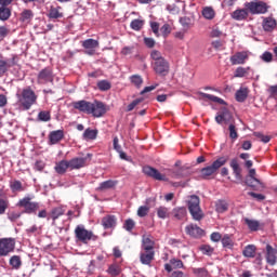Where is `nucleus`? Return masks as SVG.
Instances as JSON below:
<instances>
[{"instance_id": "26", "label": "nucleus", "mask_w": 277, "mask_h": 277, "mask_svg": "<svg viewBox=\"0 0 277 277\" xmlns=\"http://www.w3.org/2000/svg\"><path fill=\"white\" fill-rule=\"evenodd\" d=\"M70 170H80L85 166V158H74L68 161Z\"/></svg>"}, {"instance_id": "29", "label": "nucleus", "mask_w": 277, "mask_h": 277, "mask_svg": "<svg viewBox=\"0 0 277 277\" xmlns=\"http://www.w3.org/2000/svg\"><path fill=\"white\" fill-rule=\"evenodd\" d=\"M116 224L117 219L114 215L104 216L102 220V225L104 226V228H115Z\"/></svg>"}, {"instance_id": "60", "label": "nucleus", "mask_w": 277, "mask_h": 277, "mask_svg": "<svg viewBox=\"0 0 277 277\" xmlns=\"http://www.w3.org/2000/svg\"><path fill=\"white\" fill-rule=\"evenodd\" d=\"M248 196H251V198H254L255 200H258V202H263V200H265V195H263V194H256L254 192H249Z\"/></svg>"}, {"instance_id": "35", "label": "nucleus", "mask_w": 277, "mask_h": 277, "mask_svg": "<svg viewBox=\"0 0 277 277\" xmlns=\"http://www.w3.org/2000/svg\"><path fill=\"white\" fill-rule=\"evenodd\" d=\"M65 210L62 207H57L52 209L51 213H50V217L51 220H53V222H55V220H58L60 217H62V215H64Z\"/></svg>"}, {"instance_id": "3", "label": "nucleus", "mask_w": 277, "mask_h": 277, "mask_svg": "<svg viewBox=\"0 0 277 277\" xmlns=\"http://www.w3.org/2000/svg\"><path fill=\"white\" fill-rule=\"evenodd\" d=\"M185 202L195 222H200V220L205 219V212L202 211V208H200V197L197 195H189L186 197Z\"/></svg>"}, {"instance_id": "57", "label": "nucleus", "mask_w": 277, "mask_h": 277, "mask_svg": "<svg viewBox=\"0 0 277 277\" xmlns=\"http://www.w3.org/2000/svg\"><path fill=\"white\" fill-rule=\"evenodd\" d=\"M38 118L41 122H49L51 120V114L49 111H40Z\"/></svg>"}, {"instance_id": "64", "label": "nucleus", "mask_w": 277, "mask_h": 277, "mask_svg": "<svg viewBox=\"0 0 277 277\" xmlns=\"http://www.w3.org/2000/svg\"><path fill=\"white\" fill-rule=\"evenodd\" d=\"M9 203L5 199H0V215H3L8 210Z\"/></svg>"}, {"instance_id": "10", "label": "nucleus", "mask_w": 277, "mask_h": 277, "mask_svg": "<svg viewBox=\"0 0 277 277\" xmlns=\"http://www.w3.org/2000/svg\"><path fill=\"white\" fill-rule=\"evenodd\" d=\"M54 79L55 76L53 75V69L49 67H45L42 70H40L37 76V82L41 85L47 83H53Z\"/></svg>"}, {"instance_id": "19", "label": "nucleus", "mask_w": 277, "mask_h": 277, "mask_svg": "<svg viewBox=\"0 0 277 277\" xmlns=\"http://www.w3.org/2000/svg\"><path fill=\"white\" fill-rule=\"evenodd\" d=\"M198 95L200 101H211L212 103H219V105H226V102H224V100L215 95L203 92H199Z\"/></svg>"}, {"instance_id": "55", "label": "nucleus", "mask_w": 277, "mask_h": 277, "mask_svg": "<svg viewBox=\"0 0 277 277\" xmlns=\"http://www.w3.org/2000/svg\"><path fill=\"white\" fill-rule=\"evenodd\" d=\"M64 16L62 13H60V10L56 8L50 9L49 17L50 18H62Z\"/></svg>"}, {"instance_id": "44", "label": "nucleus", "mask_w": 277, "mask_h": 277, "mask_svg": "<svg viewBox=\"0 0 277 277\" xmlns=\"http://www.w3.org/2000/svg\"><path fill=\"white\" fill-rule=\"evenodd\" d=\"M221 243L223 246V248H233L234 242L233 239L230 238V235L226 234L223 236V238L221 239Z\"/></svg>"}, {"instance_id": "28", "label": "nucleus", "mask_w": 277, "mask_h": 277, "mask_svg": "<svg viewBox=\"0 0 277 277\" xmlns=\"http://www.w3.org/2000/svg\"><path fill=\"white\" fill-rule=\"evenodd\" d=\"M70 168L68 160H61L54 167L57 174H66V171Z\"/></svg>"}, {"instance_id": "25", "label": "nucleus", "mask_w": 277, "mask_h": 277, "mask_svg": "<svg viewBox=\"0 0 277 277\" xmlns=\"http://www.w3.org/2000/svg\"><path fill=\"white\" fill-rule=\"evenodd\" d=\"M229 168H232L235 177L238 181H241V167L239 166V161L237 160V158L230 160Z\"/></svg>"}, {"instance_id": "17", "label": "nucleus", "mask_w": 277, "mask_h": 277, "mask_svg": "<svg viewBox=\"0 0 277 277\" xmlns=\"http://www.w3.org/2000/svg\"><path fill=\"white\" fill-rule=\"evenodd\" d=\"M246 185L252 187V189H255V192H261V189H265V185L263 184V182H261V180L256 177H247Z\"/></svg>"}, {"instance_id": "48", "label": "nucleus", "mask_w": 277, "mask_h": 277, "mask_svg": "<svg viewBox=\"0 0 277 277\" xmlns=\"http://www.w3.org/2000/svg\"><path fill=\"white\" fill-rule=\"evenodd\" d=\"M193 274H195L197 277H207L209 276V271H207L205 267L193 268Z\"/></svg>"}, {"instance_id": "62", "label": "nucleus", "mask_w": 277, "mask_h": 277, "mask_svg": "<svg viewBox=\"0 0 277 277\" xmlns=\"http://www.w3.org/2000/svg\"><path fill=\"white\" fill-rule=\"evenodd\" d=\"M144 100L142 98H136L134 100L132 103H130L127 107V111H133L134 107H137V105H140V103H142Z\"/></svg>"}, {"instance_id": "51", "label": "nucleus", "mask_w": 277, "mask_h": 277, "mask_svg": "<svg viewBox=\"0 0 277 277\" xmlns=\"http://www.w3.org/2000/svg\"><path fill=\"white\" fill-rule=\"evenodd\" d=\"M131 82L136 87V88H141L142 83H144V80L142 79V76L140 75H134L131 78Z\"/></svg>"}, {"instance_id": "43", "label": "nucleus", "mask_w": 277, "mask_h": 277, "mask_svg": "<svg viewBox=\"0 0 277 277\" xmlns=\"http://www.w3.org/2000/svg\"><path fill=\"white\" fill-rule=\"evenodd\" d=\"M97 88L101 92H107V90H111V82L108 80H101L97 82Z\"/></svg>"}, {"instance_id": "20", "label": "nucleus", "mask_w": 277, "mask_h": 277, "mask_svg": "<svg viewBox=\"0 0 277 277\" xmlns=\"http://www.w3.org/2000/svg\"><path fill=\"white\" fill-rule=\"evenodd\" d=\"M155 259V251H141L140 261L142 265H150Z\"/></svg>"}, {"instance_id": "59", "label": "nucleus", "mask_w": 277, "mask_h": 277, "mask_svg": "<svg viewBox=\"0 0 277 277\" xmlns=\"http://www.w3.org/2000/svg\"><path fill=\"white\" fill-rule=\"evenodd\" d=\"M160 31L164 38H168L170 36L172 28L170 27V24H164L161 28Z\"/></svg>"}, {"instance_id": "8", "label": "nucleus", "mask_w": 277, "mask_h": 277, "mask_svg": "<svg viewBox=\"0 0 277 277\" xmlns=\"http://www.w3.org/2000/svg\"><path fill=\"white\" fill-rule=\"evenodd\" d=\"M16 248V240L13 238H1L0 239V256H8L11 252H14Z\"/></svg>"}, {"instance_id": "4", "label": "nucleus", "mask_w": 277, "mask_h": 277, "mask_svg": "<svg viewBox=\"0 0 277 277\" xmlns=\"http://www.w3.org/2000/svg\"><path fill=\"white\" fill-rule=\"evenodd\" d=\"M16 96L19 105H22L24 109H31V106L36 105V102L38 101V95L31 90V87L23 89L22 93H17Z\"/></svg>"}, {"instance_id": "49", "label": "nucleus", "mask_w": 277, "mask_h": 277, "mask_svg": "<svg viewBox=\"0 0 277 277\" xmlns=\"http://www.w3.org/2000/svg\"><path fill=\"white\" fill-rule=\"evenodd\" d=\"M123 228H124V230H128V233H131V230H133V228H135V221H133V219L126 220V222L123 224Z\"/></svg>"}, {"instance_id": "63", "label": "nucleus", "mask_w": 277, "mask_h": 277, "mask_svg": "<svg viewBox=\"0 0 277 277\" xmlns=\"http://www.w3.org/2000/svg\"><path fill=\"white\" fill-rule=\"evenodd\" d=\"M9 35H10L9 28L5 26H0V40L8 38Z\"/></svg>"}, {"instance_id": "37", "label": "nucleus", "mask_w": 277, "mask_h": 277, "mask_svg": "<svg viewBox=\"0 0 277 277\" xmlns=\"http://www.w3.org/2000/svg\"><path fill=\"white\" fill-rule=\"evenodd\" d=\"M31 18H34V11L31 10L26 9L21 13L19 21H22V23H29Z\"/></svg>"}, {"instance_id": "6", "label": "nucleus", "mask_w": 277, "mask_h": 277, "mask_svg": "<svg viewBox=\"0 0 277 277\" xmlns=\"http://www.w3.org/2000/svg\"><path fill=\"white\" fill-rule=\"evenodd\" d=\"M245 8H247L248 12L250 14H267L269 10V5H267L263 1H251V2H246Z\"/></svg>"}, {"instance_id": "38", "label": "nucleus", "mask_w": 277, "mask_h": 277, "mask_svg": "<svg viewBox=\"0 0 277 277\" xmlns=\"http://www.w3.org/2000/svg\"><path fill=\"white\" fill-rule=\"evenodd\" d=\"M173 215L176 220H183L187 215V209L185 207H179L173 209Z\"/></svg>"}, {"instance_id": "16", "label": "nucleus", "mask_w": 277, "mask_h": 277, "mask_svg": "<svg viewBox=\"0 0 277 277\" xmlns=\"http://www.w3.org/2000/svg\"><path fill=\"white\" fill-rule=\"evenodd\" d=\"M185 265L183 264V261L173 258L169 261V263L164 264L166 272H172L173 269H183Z\"/></svg>"}, {"instance_id": "27", "label": "nucleus", "mask_w": 277, "mask_h": 277, "mask_svg": "<svg viewBox=\"0 0 277 277\" xmlns=\"http://www.w3.org/2000/svg\"><path fill=\"white\" fill-rule=\"evenodd\" d=\"M50 144H57L58 142H62L64 140V131L56 130L52 131L49 136Z\"/></svg>"}, {"instance_id": "11", "label": "nucleus", "mask_w": 277, "mask_h": 277, "mask_svg": "<svg viewBox=\"0 0 277 277\" xmlns=\"http://www.w3.org/2000/svg\"><path fill=\"white\" fill-rule=\"evenodd\" d=\"M250 60V52L249 51H240L236 52L229 57L232 66H241L246 64V62Z\"/></svg>"}, {"instance_id": "2", "label": "nucleus", "mask_w": 277, "mask_h": 277, "mask_svg": "<svg viewBox=\"0 0 277 277\" xmlns=\"http://www.w3.org/2000/svg\"><path fill=\"white\" fill-rule=\"evenodd\" d=\"M151 66L157 75H162L166 77L170 72V63L161 55V52L153 50L150 53Z\"/></svg>"}, {"instance_id": "12", "label": "nucleus", "mask_w": 277, "mask_h": 277, "mask_svg": "<svg viewBox=\"0 0 277 277\" xmlns=\"http://www.w3.org/2000/svg\"><path fill=\"white\" fill-rule=\"evenodd\" d=\"M93 118H103L104 114H107V105L101 101H94L91 103V111Z\"/></svg>"}, {"instance_id": "1", "label": "nucleus", "mask_w": 277, "mask_h": 277, "mask_svg": "<svg viewBox=\"0 0 277 277\" xmlns=\"http://www.w3.org/2000/svg\"><path fill=\"white\" fill-rule=\"evenodd\" d=\"M143 172L144 174H146V176H149L150 179H154L155 181H170V179L168 176H170L171 179H183V169L180 170H172V169H168L166 170L164 173L159 172V170L153 168V167H144L143 168Z\"/></svg>"}, {"instance_id": "58", "label": "nucleus", "mask_w": 277, "mask_h": 277, "mask_svg": "<svg viewBox=\"0 0 277 277\" xmlns=\"http://www.w3.org/2000/svg\"><path fill=\"white\" fill-rule=\"evenodd\" d=\"M228 129L230 140H237V137H239V134L237 133V128L235 127V124H229Z\"/></svg>"}, {"instance_id": "13", "label": "nucleus", "mask_w": 277, "mask_h": 277, "mask_svg": "<svg viewBox=\"0 0 277 277\" xmlns=\"http://www.w3.org/2000/svg\"><path fill=\"white\" fill-rule=\"evenodd\" d=\"M14 0H0V21H9L12 10L8 8Z\"/></svg>"}, {"instance_id": "42", "label": "nucleus", "mask_w": 277, "mask_h": 277, "mask_svg": "<svg viewBox=\"0 0 277 277\" xmlns=\"http://www.w3.org/2000/svg\"><path fill=\"white\" fill-rule=\"evenodd\" d=\"M248 98V89H240L236 92V101L243 103Z\"/></svg>"}, {"instance_id": "52", "label": "nucleus", "mask_w": 277, "mask_h": 277, "mask_svg": "<svg viewBox=\"0 0 277 277\" xmlns=\"http://www.w3.org/2000/svg\"><path fill=\"white\" fill-rule=\"evenodd\" d=\"M111 187H116V182H114L111 180L102 182L100 184V189H111Z\"/></svg>"}, {"instance_id": "24", "label": "nucleus", "mask_w": 277, "mask_h": 277, "mask_svg": "<svg viewBox=\"0 0 277 277\" xmlns=\"http://www.w3.org/2000/svg\"><path fill=\"white\" fill-rule=\"evenodd\" d=\"M16 62H14V58L10 60H0V77H3L12 66H15Z\"/></svg>"}, {"instance_id": "30", "label": "nucleus", "mask_w": 277, "mask_h": 277, "mask_svg": "<svg viewBox=\"0 0 277 277\" xmlns=\"http://www.w3.org/2000/svg\"><path fill=\"white\" fill-rule=\"evenodd\" d=\"M232 17L235 21H246V18H248V9H238L234 11Z\"/></svg>"}, {"instance_id": "36", "label": "nucleus", "mask_w": 277, "mask_h": 277, "mask_svg": "<svg viewBox=\"0 0 277 277\" xmlns=\"http://www.w3.org/2000/svg\"><path fill=\"white\" fill-rule=\"evenodd\" d=\"M9 263L13 269H21L23 265V261H21V256L18 255L11 256Z\"/></svg>"}, {"instance_id": "41", "label": "nucleus", "mask_w": 277, "mask_h": 277, "mask_svg": "<svg viewBox=\"0 0 277 277\" xmlns=\"http://www.w3.org/2000/svg\"><path fill=\"white\" fill-rule=\"evenodd\" d=\"M96 135H98V130H92L90 128H88L84 132H83V140H96Z\"/></svg>"}, {"instance_id": "15", "label": "nucleus", "mask_w": 277, "mask_h": 277, "mask_svg": "<svg viewBox=\"0 0 277 277\" xmlns=\"http://www.w3.org/2000/svg\"><path fill=\"white\" fill-rule=\"evenodd\" d=\"M74 109H78V111H82V114H90L92 109V102H88L85 100L75 102Z\"/></svg>"}, {"instance_id": "34", "label": "nucleus", "mask_w": 277, "mask_h": 277, "mask_svg": "<svg viewBox=\"0 0 277 277\" xmlns=\"http://www.w3.org/2000/svg\"><path fill=\"white\" fill-rule=\"evenodd\" d=\"M10 189L13 192V194H16V192H25L23 183L18 180H13L10 182Z\"/></svg>"}, {"instance_id": "14", "label": "nucleus", "mask_w": 277, "mask_h": 277, "mask_svg": "<svg viewBox=\"0 0 277 277\" xmlns=\"http://www.w3.org/2000/svg\"><path fill=\"white\" fill-rule=\"evenodd\" d=\"M82 47L85 49L84 53L87 55H94L96 53V49H98L100 43L98 40L95 39H87L82 41Z\"/></svg>"}, {"instance_id": "40", "label": "nucleus", "mask_w": 277, "mask_h": 277, "mask_svg": "<svg viewBox=\"0 0 277 277\" xmlns=\"http://www.w3.org/2000/svg\"><path fill=\"white\" fill-rule=\"evenodd\" d=\"M157 215L160 220H166L167 217H170V209L167 207L160 206L157 209Z\"/></svg>"}, {"instance_id": "31", "label": "nucleus", "mask_w": 277, "mask_h": 277, "mask_svg": "<svg viewBox=\"0 0 277 277\" xmlns=\"http://www.w3.org/2000/svg\"><path fill=\"white\" fill-rule=\"evenodd\" d=\"M242 254L247 259H254V256H256V246L254 245L247 246L242 251Z\"/></svg>"}, {"instance_id": "54", "label": "nucleus", "mask_w": 277, "mask_h": 277, "mask_svg": "<svg viewBox=\"0 0 277 277\" xmlns=\"http://www.w3.org/2000/svg\"><path fill=\"white\" fill-rule=\"evenodd\" d=\"M148 211H150V208H148L147 206H141L137 209L138 217H146V215H148Z\"/></svg>"}, {"instance_id": "32", "label": "nucleus", "mask_w": 277, "mask_h": 277, "mask_svg": "<svg viewBox=\"0 0 277 277\" xmlns=\"http://www.w3.org/2000/svg\"><path fill=\"white\" fill-rule=\"evenodd\" d=\"M201 14L207 21H213L215 18V10L211 6L203 8Z\"/></svg>"}, {"instance_id": "7", "label": "nucleus", "mask_w": 277, "mask_h": 277, "mask_svg": "<svg viewBox=\"0 0 277 277\" xmlns=\"http://www.w3.org/2000/svg\"><path fill=\"white\" fill-rule=\"evenodd\" d=\"M75 236L78 241H81L82 243H88V241H91V239H96L94 233H92V230L85 229L84 225H78L75 228Z\"/></svg>"}, {"instance_id": "22", "label": "nucleus", "mask_w": 277, "mask_h": 277, "mask_svg": "<svg viewBox=\"0 0 277 277\" xmlns=\"http://www.w3.org/2000/svg\"><path fill=\"white\" fill-rule=\"evenodd\" d=\"M142 251L155 252V241L149 236H143L142 239Z\"/></svg>"}, {"instance_id": "61", "label": "nucleus", "mask_w": 277, "mask_h": 277, "mask_svg": "<svg viewBox=\"0 0 277 277\" xmlns=\"http://www.w3.org/2000/svg\"><path fill=\"white\" fill-rule=\"evenodd\" d=\"M202 254H207L208 256H211L213 254V248L209 245H205L200 248Z\"/></svg>"}, {"instance_id": "50", "label": "nucleus", "mask_w": 277, "mask_h": 277, "mask_svg": "<svg viewBox=\"0 0 277 277\" xmlns=\"http://www.w3.org/2000/svg\"><path fill=\"white\" fill-rule=\"evenodd\" d=\"M254 136L258 137L263 144H268V142L272 140V136L265 135L261 132H254Z\"/></svg>"}, {"instance_id": "33", "label": "nucleus", "mask_w": 277, "mask_h": 277, "mask_svg": "<svg viewBox=\"0 0 277 277\" xmlns=\"http://www.w3.org/2000/svg\"><path fill=\"white\" fill-rule=\"evenodd\" d=\"M215 211L216 213H226L228 211V202L226 200H217L215 202Z\"/></svg>"}, {"instance_id": "46", "label": "nucleus", "mask_w": 277, "mask_h": 277, "mask_svg": "<svg viewBox=\"0 0 277 277\" xmlns=\"http://www.w3.org/2000/svg\"><path fill=\"white\" fill-rule=\"evenodd\" d=\"M131 29L134 31H140L144 27V19H133L130 24Z\"/></svg>"}, {"instance_id": "9", "label": "nucleus", "mask_w": 277, "mask_h": 277, "mask_svg": "<svg viewBox=\"0 0 277 277\" xmlns=\"http://www.w3.org/2000/svg\"><path fill=\"white\" fill-rule=\"evenodd\" d=\"M17 207H23L24 212L31 214V213H36V211L40 209V203L36 201H31L30 197H24L17 202Z\"/></svg>"}, {"instance_id": "56", "label": "nucleus", "mask_w": 277, "mask_h": 277, "mask_svg": "<svg viewBox=\"0 0 277 277\" xmlns=\"http://www.w3.org/2000/svg\"><path fill=\"white\" fill-rule=\"evenodd\" d=\"M180 23H181V25H182V27H184V29H189V28H192V18H189V17H182L181 19H180Z\"/></svg>"}, {"instance_id": "5", "label": "nucleus", "mask_w": 277, "mask_h": 277, "mask_svg": "<svg viewBox=\"0 0 277 277\" xmlns=\"http://www.w3.org/2000/svg\"><path fill=\"white\" fill-rule=\"evenodd\" d=\"M228 156H222L217 158L214 162H212L211 166L202 168L200 171L201 179H209L213 176V174H215V172H217V170L222 168V166H226Z\"/></svg>"}, {"instance_id": "18", "label": "nucleus", "mask_w": 277, "mask_h": 277, "mask_svg": "<svg viewBox=\"0 0 277 277\" xmlns=\"http://www.w3.org/2000/svg\"><path fill=\"white\" fill-rule=\"evenodd\" d=\"M185 230L190 237H202V235H205V230H202V228L198 227L196 224H189L186 226Z\"/></svg>"}, {"instance_id": "21", "label": "nucleus", "mask_w": 277, "mask_h": 277, "mask_svg": "<svg viewBox=\"0 0 277 277\" xmlns=\"http://www.w3.org/2000/svg\"><path fill=\"white\" fill-rule=\"evenodd\" d=\"M277 253H275L274 251V247H272V245H266V263L268 265H276L277 263Z\"/></svg>"}, {"instance_id": "23", "label": "nucleus", "mask_w": 277, "mask_h": 277, "mask_svg": "<svg viewBox=\"0 0 277 277\" xmlns=\"http://www.w3.org/2000/svg\"><path fill=\"white\" fill-rule=\"evenodd\" d=\"M277 22L274 17H263L262 27L264 31H274L276 29Z\"/></svg>"}, {"instance_id": "47", "label": "nucleus", "mask_w": 277, "mask_h": 277, "mask_svg": "<svg viewBox=\"0 0 277 277\" xmlns=\"http://www.w3.org/2000/svg\"><path fill=\"white\" fill-rule=\"evenodd\" d=\"M107 273L114 277L120 276V266L113 264L108 267Z\"/></svg>"}, {"instance_id": "39", "label": "nucleus", "mask_w": 277, "mask_h": 277, "mask_svg": "<svg viewBox=\"0 0 277 277\" xmlns=\"http://www.w3.org/2000/svg\"><path fill=\"white\" fill-rule=\"evenodd\" d=\"M245 224H247L248 228L252 232L259 230V226H261L259 221L250 219H245Z\"/></svg>"}, {"instance_id": "53", "label": "nucleus", "mask_w": 277, "mask_h": 277, "mask_svg": "<svg viewBox=\"0 0 277 277\" xmlns=\"http://www.w3.org/2000/svg\"><path fill=\"white\" fill-rule=\"evenodd\" d=\"M248 70H250V68L238 67V68L235 70L234 77H238V78L245 77V76L248 75Z\"/></svg>"}, {"instance_id": "45", "label": "nucleus", "mask_w": 277, "mask_h": 277, "mask_svg": "<svg viewBox=\"0 0 277 277\" xmlns=\"http://www.w3.org/2000/svg\"><path fill=\"white\" fill-rule=\"evenodd\" d=\"M260 60H262V62H264L265 64H272V62H274V54H272V52L269 51H265L260 56Z\"/></svg>"}]
</instances>
